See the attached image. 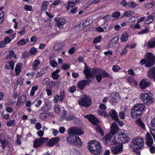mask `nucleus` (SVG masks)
Returning <instances> with one entry per match:
<instances>
[{"instance_id":"nucleus-1","label":"nucleus","mask_w":155,"mask_h":155,"mask_svg":"<svg viewBox=\"0 0 155 155\" xmlns=\"http://www.w3.org/2000/svg\"><path fill=\"white\" fill-rule=\"evenodd\" d=\"M87 148L91 153L94 155H99L101 152L102 147L99 142L92 140L88 142Z\"/></svg>"},{"instance_id":"nucleus-2","label":"nucleus","mask_w":155,"mask_h":155,"mask_svg":"<svg viewBox=\"0 0 155 155\" xmlns=\"http://www.w3.org/2000/svg\"><path fill=\"white\" fill-rule=\"evenodd\" d=\"M145 108V105L143 104L138 103L135 104L131 110V117L134 118L140 117Z\"/></svg>"},{"instance_id":"nucleus-3","label":"nucleus","mask_w":155,"mask_h":155,"mask_svg":"<svg viewBox=\"0 0 155 155\" xmlns=\"http://www.w3.org/2000/svg\"><path fill=\"white\" fill-rule=\"evenodd\" d=\"M143 139L140 137H135L132 140L131 143L132 148L134 151L138 150L141 149L143 146Z\"/></svg>"},{"instance_id":"nucleus-4","label":"nucleus","mask_w":155,"mask_h":155,"mask_svg":"<svg viewBox=\"0 0 155 155\" xmlns=\"http://www.w3.org/2000/svg\"><path fill=\"white\" fill-rule=\"evenodd\" d=\"M84 117L87 118L89 120L94 124L93 128L96 131L99 132L100 134L103 136L104 133L101 127L97 124L99 121L94 116L92 115H87L85 116Z\"/></svg>"},{"instance_id":"nucleus-5","label":"nucleus","mask_w":155,"mask_h":155,"mask_svg":"<svg viewBox=\"0 0 155 155\" xmlns=\"http://www.w3.org/2000/svg\"><path fill=\"white\" fill-rule=\"evenodd\" d=\"M78 102L80 105L84 107H88L91 104V100L89 96L84 94L80 98Z\"/></svg>"},{"instance_id":"nucleus-6","label":"nucleus","mask_w":155,"mask_h":155,"mask_svg":"<svg viewBox=\"0 0 155 155\" xmlns=\"http://www.w3.org/2000/svg\"><path fill=\"white\" fill-rule=\"evenodd\" d=\"M67 142L71 144L75 145L78 147H81L82 145L80 138L73 135H70L67 138Z\"/></svg>"},{"instance_id":"nucleus-7","label":"nucleus","mask_w":155,"mask_h":155,"mask_svg":"<svg viewBox=\"0 0 155 155\" xmlns=\"http://www.w3.org/2000/svg\"><path fill=\"white\" fill-rule=\"evenodd\" d=\"M145 57L147 60L145 64L146 67H150L155 64V56L153 54L150 52L147 53L145 54Z\"/></svg>"},{"instance_id":"nucleus-8","label":"nucleus","mask_w":155,"mask_h":155,"mask_svg":"<svg viewBox=\"0 0 155 155\" xmlns=\"http://www.w3.org/2000/svg\"><path fill=\"white\" fill-rule=\"evenodd\" d=\"M85 64V69L83 71V73L85 75L86 78H91L95 75L97 73V69H92L91 71V69L90 68L87 66L86 64L84 63Z\"/></svg>"},{"instance_id":"nucleus-9","label":"nucleus","mask_w":155,"mask_h":155,"mask_svg":"<svg viewBox=\"0 0 155 155\" xmlns=\"http://www.w3.org/2000/svg\"><path fill=\"white\" fill-rule=\"evenodd\" d=\"M117 140L120 143H126L130 141V138L129 135L128 134L121 133L118 136Z\"/></svg>"},{"instance_id":"nucleus-10","label":"nucleus","mask_w":155,"mask_h":155,"mask_svg":"<svg viewBox=\"0 0 155 155\" xmlns=\"http://www.w3.org/2000/svg\"><path fill=\"white\" fill-rule=\"evenodd\" d=\"M112 153L115 155L121 153L123 150V145L119 144L116 146H113L110 147Z\"/></svg>"},{"instance_id":"nucleus-11","label":"nucleus","mask_w":155,"mask_h":155,"mask_svg":"<svg viewBox=\"0 0 155 155\" xmlns=\"http://www.w3.org/2000/svg\"><path fill=\"white\" fill-rule=\"evenodd\" d=\"M111 127V130L109 133L113 136L118 133L119 129L117 125L116 122L115 121L112 123Z\"/></svg>"},{"instance_id":"nucleus-12","label":"nucleus","mask_w":155,"mask_h":155,"mask_svg":"<svg viewBox=\"0 0 155 155\" xmlns=\"http://www.w3.org/2000/svg\"><path fill=\"white\" fill-rule=\"evenodd\" d=\"M0 142L1 144V146L3 149L5 148L6 146H9L10 144V143L5 138L4 136L2 134H0Z\"/></svg>"},{"instance_id":"nucleus-13","label":"nucleus","mask_w":155,"mask_h":155,"mask_svg":"<svg viewBox=\"0 0 155 155\" xmlns=\"http://www.w3.org/2000/svg\"><path fill=\"white\" fill-rule=\"evenodd\" d=\"M48 139V138H45L44 137H41L38 139H35L34 142V147H36L39 146Z\"/></svg>"},{"instance_id":"nucleus-14","label":"nucleus","mask_w":155,"mask_h":155,"mask_svg":"<svg viewBox=\"0 0 155 155\" xmlns=\"http://www.w3.org/2000/svg\"><path fill=\"white\" fill-rule=\"evenodd\" d=\"M147 76L150 79H153L155 81V67L149 69L147 72Z\"/></svg>"},{"instance_id":"nucleus-15","label":"nucleus","mask_w":155,"mask_h":155,"mask_svg":"<svg viewBox=\"0 0 155 155\" xmlns=\"http://www.w3.org/2000/svg\"><path fill=\"white\" fill-rule=\"evenodd\" d=\"M60 140L59 137L53 138L50 139L47 143V144L48 146L51 147L58 143Z\"/></svg>"},{"instance_id":"nucleus-16","label":"nucleus","mask_w":155,"mask_h":155,"mask_svg":"<svg viewBox=\"0 0 155 155\" xmlns=\"http://www.w3.org/2000/svg\"><path fill=\"white\" fill-rule=\"evenodd\" d=\"M117 93L114 92L110 94V101L112 103H116L118 102L119 96Z\"/></svg>"},{"instance_id":"nucleus-17","label":"nucleus","mask_w":155,"mask_h":155,"mask_svg":"<svg viewBox=\"0 0 155 155\" xmlns=\"http://www.w3.org/2000/svg\"><path fill=\"white\" fill-rule=\"evenodd\" d=\"M66 21L65 19L62 18H60L58 21L57 22L55 26L59 28L62 29L64 28L63 25L65 24Z\"/></svg>"},{"instance_id":"nucleus-18","label":"nucleus","mask_w":155,"mask_h":155,"mask_svg":"<svg viewBox=\"0 0 155 155\" xmlns=\"http://www.w3.org/2000/svg\"><path fill=\"white\" fill-rule=\"evenodd\" d=\"M150 84V82L147 79H143L140 82V86L142 89H145Z\"/></svg>"},{"instance_id":"nucleus-19","label":"nucleus","mask_w":155,"mask_h":155,"mask_svg":"<svg viewBox=\"0 0 155 155\" xmlns=\"http://www.w3.org/2000/svg\"><path fill=\"white\" fill-rule=\"evenodd\" d=\"M146 137L147 144L149 147L151 146L153 144V141L151 135L149 133H147L146 135Z\"/></svg>"},{"instance_id":"nucleus-20","label":"nucleus","mask_w":155,"mask_h":155,"mask_svg":"<svg viewBox=\"0 0 155 155\" xmlns=\"http://www.w3.org/2000/svg\"><path fill=\"white\" fill-rule=\"evenodd\" d=\"M112 136L109 133L106 134L102 139V140L105 143L108 144L111 141Z\"/></svg>"},{"instance_id":"nucleus-21","label":"nucleus","mask_w":155,"mask_h":155,"mask_svg":"<svg viewBox=\"0 0 155 155\" xmlns=\"http://www.w3.org/2000/svg\"><path fill=\"white\" fill-rule=\"evenodd\" d=\"M52 107L51 105L49 103H45L41 107V110L46 112L50 110Z\"/></svg>"},{"instance_id":"nucleus-22","label":"nucleus","mask_w":155,"mask_h":155,"mask_svg":"<svg viewBox=\"0 0 155 155\" xmlns=\"http://www.w3.org/2000/svg\"><path fill=\"white\" fill-rule=\"evenodd\" d=\"M88 81L86 80H83L79 82L78 84V87L80 89H83L85 86L88 84Z\"/></svg>"},{"instance_id":"nucleus-23","label":"nucleus","mask_w":155,"mask_h":155,"mask_svg":"<svg viewBox=\"0 0 155 155\" xmlns=\"http://www.w3.org/2000/svg\"><path fill=\"white\" fill-rule=\"evenodd\" d=\"M26 100V96L25 95H23L18 98L17 102V104H20L24 103Z\"/></svg>"},{"instance_id":"nucleus-24","label":"nucleus","mask_w":155,"mask_h":155,"mask_svg":"<svg viewBox=\"0 0 155 155\" xmlns=\"http://www.w3.org/2000/svg\"><path fill=\"white\" fill-rule=\"evenodd\" d=\"M22 66V64L21 63H18L16 65L15 70L16 76H18L21 72Z\"/></svg>"},{"instance_id":"nucleus-25","label":"nucleus","mask_w":155,"mask_h":155,"mask_svg":"<svg viewBox=\"0 0 155 155\" xmlns=\"http://www.w3.org/2000/svg\"><path fill=\"white\" fill-rule=\"evenodd\" d=\"M147 46L149 48L155 47V38L148 41L147 45Z\"/></svg>"},{"instance_id":"nucleus-26","label":"nucleus","mask_w":155,"mask_h":155,"mask_svg":"<svg viewBox=\"0 0 155 155\" xmlns=\"http://www.w3.org/2000/svg\"><path fill=\"white\" fill-rule=\"evenodd\" d=\"M109 114L113 119L115 120L117 119L118 117L117 114L115 110H110L109 113Z\"/></svg>"},{"instance_id":"nucleus-27","label":"nucleus","mask_w":155,"mask_h":155,"mask_svg":"<svg viewBox=\"0 0 155 155\" xmlns=\"http://www.w3.org/2000/svg\"><path fill=\"white\" fill-rule=\"evenodd\" d=\"M137 125L141 127L143 130H145V126L143 122L140 119H137L135 121Z\"/></svg>"},{"instance_id":"nucleus-28","label":"nucleus","mask_w":155,"mask_h":155,"mask_svg":"<svg viewBox=\"0 0 155 155\" xmlns=\"http://www.w3.org/2000/svg\"><path fill=\"white\" fill-rule=\"evenodd\" d=\"M29 41L28 38H22L17 42V45L19 46L23 45H25Z\"/></svg>"},{"instance_id":"nucleus-29","label":"nucleus","mask_w":155,"mask_h":155,"mask_svg":"<svg viewBox=\"0 0 155 155\" xmlns=\"http://www.w3.org/2000/svg\"><path fill=\"white\" fill-rule=\"evenodd\" d=\"M128 6L130 8H134L138 7L139 4L133 1H131L128 2Z\"/></svg>"},{"instance_id":"nucleus-30","label":"nucleus","mask_w":155,"mask_h":155,"mask_svg":"<svg viewBox=\"0 0 155 155\" xmlns=\"http://www.w3.org/2000/svg\"><path fill=\"white\" fill-rule=\"evenodd\" d=\"M154 100V98L150 95L147 99L143 101V102L147 105H149L152 103Z\"/></svg>"},{"instance_id":"nucleus-31","label":"nucleus","mask_w":155,"mask_h":155,"mask_svg":"<svg viewBox=\"0 0 155 155\" xmlns=\"http://www.w3.org/2000/svg\"><path fill=\"white\" fill-rule=\"evenodd\" d=\"M40 63L39 60L37 59L35 60L32 64V68L34 70H36L38 67Z\"/></svg>"},{"instance_id":"nucleus-32","label":"nucleus","mask_w":155,"mask_h":155,"mask_svg":"<svg viewBox=\"0 0 155 155\" xmlns=\"http://www.w3.org/2000/svg\"><path fill=\"white\" fill-rule=\"evenodd\" d=\"M97 72H98V74H102L103 78H110V77L108 74L103 70H98L97 69Z\"/></svg>"},{"instance_id":"nucleus-33","label":"nucleus","mask_w":155,"mask_h":155,"mask_svg":"<svg viewBox=\"0 0 155 155\" xmlns=\"http://www.w3.org/2000/svg\"><path fill=\"white\" fill-rule=\"evenodd\" d=\"M128 38V34L126 32H124L121 35L120 39L121 41L125 42L127 41Z\"/></svg>"},{"instance_id":"nucleus-34","label":"nucleus","mask_w":155,"mask_h":155,"mask_svg":"<svg viewBox=\"0 0 155 155\" xmlns=\"http://www.w3.org/2000/svg\"><path fill=\"white\" fill-rule=\"evenodd\" d=\"M93 22L92 19L90 18L87 19L85 21H82V24L84 27L85 26L88 25L90 24H92Z\"/></svg>"},{"instance_id":"nucleus-35","label":"nucleus","mask_w":155,"mask_h":155,"mask_svg":"<svg viewBox=\"0 0 155 155\" xmlns=\"http://www.w3.org/2000/svg\"><path fill=\"white\" fill-rule=\"evenodd\" d=\"M153 20V16L151 15L148 16L145 20V23L146 24H149L151 23Z\"/></svg>"},{"instance_id":"nucleus-36","label":"nucleus","mask_w":155,"mask_h":155,"mask_svg":"<svg viewBox=\"0 0 155 155\" xmlns=\"http://www.w3.org/2000/svg\"><path fill=\"white\" fill-rule=\"evenodd\" d=\"M150 95L146 93H144L142 94L140 96V98L143 102V101L147 99Z\"/></svg>"},{"instance_id":"nucleus-37","label":"nucleus","mask_w":155,"mask_h":155,"mask_svg":"<svg viewBox=\"0 0 155 155\" xmlns=\"http://www.w3.org/2000/svg\"><path fill=\"white\" fill-rule=\"evenodd\" d=\"M49 59L50 60V64L51 66L53 68H56L58 65L57 62L54 60L51 59V56L50 57Z\"/></svg>"},{"instance_id":"nucleus-38","label":"nucleus","mask_w":155,"mask_h":155,"mask_svg":"<svg viewBox=\"0 0 155 155\" xmlns=\"http://www.w3.org/2000/svg\"><path fill=\"white\" fill-rule=\"evenodd\" d=\"M84 27L82 23L78 24L76 26L75 28V30L77 31H79L82 30Z\"/></svg>"},{"instance_id":"nucleus-39","label":"nucleus","mask_w":155,"mask_h":155,"mask_svg":"<svg viewBox=\"0 0 155 155\" xmlns=\"http://www.w3.org/2000/svg\"><path fill=\"white\" fill-rule=\"evenodd\" d=\"M60 70L58 69L52 73V75L54 79H57L58 78V73L60 72Z\"/></svg>"},{"instance_id":"nucleus-40","label":"nucleus","mask_w":155,"mask_h":155,"mask_svg":"<svg viewBox=\"0 0 155 155\" xmlns=\"http://www.w3.org/2000/svg\"><path fill=\"white\" fill-rule=\"evenodd\" d=\"M38 87L37 86H33L32 87L30 93V95L31 96H33L36 91L38 89Z\"/></svg>"},{"instance_id":"nucleus-41","label":"nucleus","mask_w":155,"mask_h":155,"mask_svg":"<svg viewBox=\"0 0 155 155\" xmlns=\"http://www.w3.org/2000/svg\"><path fill=\"white\" fill-rule=\"evenodd\" d=\"M76 127H71L69 129L68 134H76Z\"/></svg>"},{"instance_id":"nucleus-42","label":"nucleus","mask_w":155,"mask_h":155,"mask_svg":"<svg viewBox=\"0 0 155 155\" xmlns=\"http://www.w3.org/2000/svg\"><path fill=\"white\" fill-rule=\"evenodd\" d=\"M48 5L49 2L48 1H45L44 2L42 5V9L44 11L46 10L47 9V6Z\"/></svg>"},{"instance_id":"nucleus-43","label":"nucleus","mask_w":155,"mask_h":155,"mask_svg":"<svg viewBox=\"0 0 155 155\" xmlns=\"http://www.w3.org/2000/svg\"><path fill=\"white\" fill-rule=\"evenodd\" d=\"M138 23L139 22H137L135 24H133L130 25V27L133 29H139L140 28V25Z\"/></svg>"},{"instance_id":"nucleus-44","label":"nucleus","mask_w":155,"mask_h":155,"mask_svg":"<svg viewBox=\"0 0 155 155\" xmlns=\"http://www.w3.org/2000/svg\"><path fill=\"white\" fill-rule=\"evenodd\" d=\"M49 115V113H41L39 115V118L42 120H44L46 119Z\"/></svg>"},{"instance_id":"nucleus-45","label":"nucleus","mask_w":155,"mask_h":155,"mask_svg":"<svg viewBox=\"0 0 155 155\" xmlns=\"http://www.w3.org/2000/svg\"><path fill=\"white\" fill-rule=\"evenodd\" d=\"M121 69V68L117 65H114L112 66V70L115 72L119 71Z\"/></svg>"},{"instance_id":"nucleus-46","label":"nucleus","mask_w":155,"mask_h":155,"mask_svg":"<svg viewBox=\"0 0 155 155\" xmlns=\"http://www.w3.org/2000/svg\"><path fill=\"white\" fill-rule=\"evenodd\" d=\"M76 134L78 135H80L84 134L83 130L81 128L76 127Z\"/></svg>"},{"instance_id":"nucleus-47","label":"nucleus","mask_w":155,"mask_h":155,"mask_svg":"<svg viewBox=\"0 0 155 155\" xmlns=\"http://www.w3.org/2000/svg\"><path fill=\"white\" fill-rule=\"evenodd\" d=\"M98 114L101 116H103L104 117H106L107 116V114L104 111H102L99 110L97 112Z\"/></svg>"},{"instance_id":"nucleus-48","label":"nucleus","mask_w":155,"mask_h":155,"mask_svg":"<svg viewBox=\"0 0 155 155\" xmlns=\"http://www.w3.org/2000/svg\"><path fill=\"white\" fill-rule=\"evenodd\" d=\"M150 126L152 130L155 131V117L151 120Z\"/></svg>"},{"instance_id":"nucleus-49","label":"nucleus","mask_w":155,"mask_h":155,"mask_svg":"<svg viewBox=\"0 0 155 155\" xmlns=\"http://www.w3.org/2000/svg\"><path fill=\"white\" fill-rule=\"evenodd\" d=\"M149 30L148 28H146L145 29H143L141 31L138 33V35H142L147 33L149 31Z\"/></svg>"},{"instance_id":"nucleus-50","label":"nucleus","mask_w":155,"mask_h":155,"mask_svg":"<svg viewBox=\"0 0 155 155\" xmlns=\"http://www.w3.org/2000/svg\"><path fill=\"white\" fill-rule=\"evenodd\" d=\"M4 20V12H2L0 13V25L2 24Z\"/></svg>"},{"instance_id":"nucleus-51","label":"nucleus","mask_w":155,"mask_h":155,"mask_svg":"<svg viewBox=\"0 0 155 155\" xmlns=\"http://www.w3.org/2000/svg\"><path fill=\"white\" fill-rule=\"evenodd\" d=\"M98 72H97V73L95 74V75L96 74V79L97 81L99 82L101 80L102 76L101 75V74H98Z\"/></svg>"},{"instance_id":"nucleus-52","label":"nucleus","mask_w":155,"mask_h":155,"mask_svg":"<svg viewBox=\"0 0 155 155\" xmlns=\"http://www.w3.org/2000/svg\"><path fill=\"white\" fill-rule=\"evenodd\" d=\"M102 37L100 36H97L93 40V43L94 44L97 43L99 42L101 39Z\"/></svg>"},{"instance_id":"nucleus-53","label":"nucleus","mask_w":155,"mask_h":155,"mask_svg":"<svg viewBox=\"0 0 155 155\" xmlns=\"http://www.w3.org/2000/svg\"><path fill=\"white\" fill-rule=\"evenodd\" d=\"M37 51V49L35 47L31 48L30 50V53L31 55L36 54Z\"/></svg>"},{"instance_id":"nucleus-54","label":"nucleus","mask_w":155,"mask_h":155,"mask_svg":"<svg viewBox=\"0 0 155 155\" xmlns=\"http://www.w3.org/2000/svg\"><path fill=\"white\" fill-rule=\"evenodd\" d=\"M24 9L27 11H31L32 10V7L31 6L25 5L24 7Z\"/></svg>"},{"instance_id":"nucleus-55","label":"nucleus","mask_w":155,"mask_h":155,"mask_svg":"<svg viewBox=\"0 0 155 155\" xmlns=\"http://www.w3.org/2000/svg\"><path fill=\"white\" fill-rule=\"evenodd\" d=\"M127 81L130 84L134 83L135 82V79L131 77H129L127 78Z\"/></svg>"},{"instance_id":"nucleus-56","label":"nucleus","mask_w":155,"mask_h":155,"mask_svg":"<svg viewBox=\"0 0 155 155\" xmlns=\"http://www.w3.org/2000/svg\"><path fill=\"white\" fill-rule=\"evenodd\" d=\"M54 112L56 113L60 112V106L58 104H55L54 107Z\"/></svg>"},{"instance_id":"nucleus-57","label":"nucleus","mask_w":155,"mask_h":155,"mask_svg":"<svg viewBox=\"0 0 155 155\" xmlns=\"http://www.w3.org/2000/svg\"><path fill=\"white\" fill-rule=\"evenodd\" d=\"M133 14V12L131 11H128L125 12L124 14V16L129 17L132 15Z\"/></svg>"},{"instance_id":"nucleus-58","label":"nucleus","mask_w":155,"mask_h":155,"mask_svg":"<svg viewBox=\"0 0 155 155\" xmlns=\"http://www.w3.org/2000/svg\"><path fill=\"white\" fill-rule=\"evenodd\" d=\"M137 18L136 16H132L129 18L128 21L130 23H133L136 21Z\"/></svg>"},{"instance_id":"nucleus-59","label":"nucleus","mask_w":155,"mask_h":155,"mask_svg":"<svg viewBox=\"0 0 155 155\" xmlns=\"http://www.w3.org/2000/svg\"><path fill=\"white\" fill-rule=\"evenodd\" d=\"M154 5H155V2L149 3L145 5V7L146 8H150Z\"/></svg>"},{"instance_id":"nucleus-60","label":"nucleus","mask_w":155,"mask_h":155,"mask_svg":"<svg viewBox=\"0 0 155 155\" xmlns=\"http://www.w3.org/2000/svg\"><path fill=\"white\" fill-rule=\"evenodd\" d=\"M120 13L118 12H117L114 13L112 15L113 17L115 18H118L120 16Z\"/></svg>"},{"instance_id":"nucleus-61","label":"nucleus","mask_w":155,"mask_h":155,"mask_svg":"<svg viewBox=\"0 0 155 155\" xmlns=\"http://www.w3.org/2000/svg\"><path fill=\"white\" fill-rule=\"evenodd\" d=\"M111 18V15H107L103 18V19L105 22H107L109 21Z\"/></svg>"},{"instance_id":"nucleus-62","label":"nucleus","mask_w":155,"mask_h":155,"mask_svg":"<svg viewBox=\"0 0 155 155\" xmlns=\"http://www.w3.org/2000/svg\"><path fill=\"white\" fill-rule=\"evenodd\" d=\"M44 73V70L43 68H42L41 69L40 71H39L37 74L36 77L37 78H39L40 77L41 75H43Z\"/></svg>"},{"instance_id":"nucleus-63","label":"nucleus","mask_w":155,"mask_h":155,"mask_svg":"<svg viewBox=\"0 0 155 155\" xmlns=\"http://www.w3.org/2000/svg\"><path fill=\"white\" fill-rule=\"evenodd\" d=\"M64 93L63 91H61L60 92V101H62L64 99Z\"/></svg>"},{"instance_id":"nucleus-64","label":"nucleus","mask_w":155,"mask_h":155,"mask_svg":"<svg viewBox=\"0 0 155 155\" xmlns=\"http://www.w3.org/2000/svg\"><path fill=\"white\" fill-rule=\"evenodd\" d=\"M23 79L22 78H18L16 82V84H20L21 85L23 83Z\"/></svg>"}]
</instances>
